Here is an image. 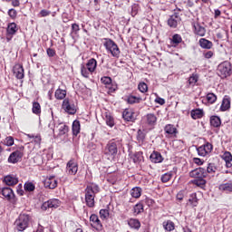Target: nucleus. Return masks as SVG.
Here are the masks:
<instances>
[{
    "label": "nucleus",
    "instance_id": "nucleus-1",
    "mask_svg": "<svg viewBox=\"0 0 232 232\" xmlns=\"http://www.w3.org/2000/svg\"><path fill=\"white\" fill-rule=\"evenodd\" d=\"M34 220L28 214H20L14 221V229L18 232L26 231Z\"/></svg>",
    "mask_w": 232,
    "mask_h": 232
},
{
    "label": "nucleus",
    "instance_id": "nucleus-2",
    "mask_svg": "<svg viewBox=\"0 0 232 232\" xmlns=\"http://www.w3.org/2000/svg\"><path fill=\"white\" fill-rule=\"evenodd\" d=\"M101 191L99 185L91 184L85 188V202L88 208L95 207V195Z\"/></svg>",
    "mask_w": 232,
    "mask_h": 232
},
{
    "label": "nucleus",
    "instance_id": "nucleus-3",
    "mask_svg": "<svg viewBox=\"0 0 232 232\" xmlns=\"http://www.w3.org/2000/svg\"><path fill=\"white\" fill-rule=\"evenodd\" d=\"M97 70V60L91 58L86 64L81 65V73L85 79H90V75Z\"/></svg>",
    "mask_w": 232,
    "mask_h": 232
},
{
    "label": "nucleus",
    "instance_id": "nucleus-4",
    "mask_svg": "<svg viewBox=\"0 0 232 232\" xmlns=\"http://www.w3.org/2000/svg\"><path fill=\"white\" fill-rule=\"evenodd\" d=\"M103 46L107 50L108 53H111L112 57H115L116 59L121 57V49H119V45H117L113 40L105 38Z\"/></svg>",
    "mask_w": 232,
    "mask_h": 232
},
{
    "label": "nucleus",
    "instance_id": "nucleus-5",
    "mask_svg": "<svg viewBox=\"0 0 232 232\" xmlns=\"http://www.w3.org/2000/svg\"><path fill=\"white\" fill-rule=\"evenodd\" d=\"M217 73L221 79H226L229 77L232 73L231 63L226 61L221 63L217 69Z\"/></svg>",
    "mask_w": 232,
    "mask_h": 232
},
{
    "label": "nucleus",
    "instance_id": "nucleus-6",
    "mask_svg": "<svg viewBox=\"0 0 232 232\" xmlns=\"http://www.w3.org/2000/svg\"><path fill=\"white\" fill-rule=\"evenodd\" d=\"M62 108L66 113H69V115H75V113H77V106L75 105V102L68 98L63 100Z\"/></svg>",
    "mask_w": 232,
    "mask_h": 232
},
{
    "label": "nucleus",
    "instance_id": "nucleus-7",
    "mask_svg": "<svg viewBox=\"0 0 232 232\" xmlns=\"http://www.w3.org/2000/svg\"><path fill=\"white\" fill-rule=\"evenodd\" d=\"M1 195H3L4 198L11 204H17V198H15V194L14 190L9 187H5L1 188Z\"/></svg>",
    "mask_w": 232,
    "mask_h": 232
},
{
    "label": "nucleus",
    "instance_id": "nucleus-8",
    "mask_svg": "<svg viewBox=\"0 0 232 232\" xmlns=\"http://www.w3.org/2000/svg\"><path fill=\"white\" fill-rule=\"evenodd\" d=\"M60 206L61 200L53 198L44 202L42 205V209H44V211H46V209H57V208H60Z\"/></svg>",
    "mask_w": 232,
    "mask_h": 232
},
{
    "label": "nucleus",
    "instance_id": "nucleus-9",
    "mask_svg": "<svg viewBox=\"0 0 232 232\" xmlns=\"http://www.w3.org/2000/svg\"><path fill=\"white\" fill-rule=\"evenodd\" d=\"M193 33L195 35L198 37H205L206 36V27H204L198 21L192 23Z\"/></svg>",
    "mask_w": 232,
    "mask_h": 232
},
{
    "label": "nucleus",
    "instance_id": "nucleus-10",
    "mask_svg": "<svg viewBox=\"0 0 232 232\" xmlns=\"http://www.w3.org/2000/svg\"><path fill=\"white\" fill-rule=\"evenodd\" d=\"M197 151L199 157H206V155H209V153L213 151V144L207 142L206 144L198 147Z\"/></svg>",
    "mask_w": 232,
    "mask_h": 232
},
{
    "label": "nucleus",
    "instance_id": "nucleus-11",
    "mask_svg": "<svg viewBox=\"0 0 232 232\" xmlns=\"http://www.w3.org/2000/svg\"><path fill=\"white\" fill-rule=\"evenodd\" d=\"M66 171L68 175H77V171H79V164L77 161H75V160H71L68 161Z\"/></svg>",
    "mask_w": 232,
    "mask_h": 232
},
{
    "label": "nucleus",
    "instance_id": "nucleus-12",
    "mask_svg": "<svg viewBox=\"0 0 232 232\" xmlns=\"http://www.w3.org/2000/svg\"><path fill=\"white\" fill-rule=\"evenodd\" d=\"M189 177H191V179H206L208 172L204 168H198L189 172Z\"/></svg>",
    "mask_w": 232,
    "mask_h": 232
},
{
    "label": "nucleus",
    "instance_id": "nucleus-13",
    "mask_svg": "<svg viewBox=\"0 0 232 232\" xmlns=\"http://www.w3.org/2000/svg\"><path fill=\"white\" fill-rule=\"evenodd\" d=\"M90 223L92 227L96 229V231H102V223L101 219H99V216L92 214L90 217Z\"/></svg>",
    "mask_w": 232,
    "mask_h": 232
},
{
    "label": "nucleus",
    "instance_id": "nucleus-14",
    "mask_svg": "<svg viewBox=\"0 0 232 232\" xmlns=\"http://www.w3.org/2000/svg\"><path fill=\"white\" fill-rule=\"evenodd\" d=\"M180 21H182L180 15L175 13L169 18L168 24L170 28H177V26H179V24H180Z\"/></svg>",
    "mask_w": 232,
    "mask_h": 232
},
{
    "label": "nucleus",
    "instance_id": "nucleus-15",
    "mask_svg": "<svg viewBox=\"0 0 232 232\" xmlns=\"http://www.w3.org/2000/svg\"><path fill=\"white\" fill-rule=\"evenodd\" d=\"M23 152L21 150H15L13 153L10 154L8 158V162L10 164H17L19 160L23 159Z\"/></svg>",
    "mask_w": 232,
    "mask_h": 232
},
{
    "label": "nucleus",
    "instance_id": "nucleus-16",
    "mask_svg": "<svg viewBox=\"0 0 232 232\" xmlns=\"http://www.w3.org/2000/svg\"><path fill=\"white\" fill-rule=\"evenodd\" d=\"M102 84H104L109 90L111 92H115L117 90V85H113V82L111 80V77L110 76H103L101 79Z\"/></svg>",
    "mask_w": 232,
    "mask_h": 232
},
{
    "label": "nucleus",
    "instance_id": "nucleus-17",
    "mask_svg": "<svg viewBox=\"0 0 232 232\" xmlns=\"http://www.w3.org/2000/svg\"><path fill=\"white\" fill-rule=\"evenodd\" d=\"M44 188L49 189H55L57 188V179L54 176L47 177L44 181Z\"/></svg>",
    "mask_w": 232,
    "mask_h": 232
},
{
    "label": "nucleus",
    "instance_id": "nucleus-18",
    "mask_svg": "<svg viewBox=\"0 0 232 232\" xmlns=\"http://www.w3.org/2000/svg\"><path fill=\"white\" fill-rule=\"evenodd\" d=\"M14 75H15L16 79H24V69L19 63L15 64L13 68Z\"/></svg>",
    "mask_w": 232,
    "mask_h": 232
},
{
    "label": "nucleus",
    "instance_id": "nucleus-19",
    "mask_svg": "<svg viewBox=\"0 0 232 232\" xmlns=\"http://www.w3.org/2000/svg\"><path fill=\"white\" fill-rule=\"evenodd\" d=\"M106 155H116L117 153V143L110 141L105 148Z\"/></svg>",
    "mask_w": 232,
    "mask_h": 232
},
{
    "label": "nucleus",
    "instance_id": "nucleus-20",
    "mask_svg": "<svg viewBox=\"0 0 232 232\" xmlns=\"http://www.w3.org/2000/svg\"><path fill=\"white\" fill-rule=\"evenodd\" d=\"M150 160L151 162H153L154 164H160V162H162V160H164V158L162 157V154H160V152L154 150V151L150 154Z\"/></svg>",
    "mask_w": 232,
    "mask_h": 232
},
{
    "label": "nucleus",
    "instance_id": "nucleus-21",
    "mask_svg": "<svg viewBox=\"0 0 232 232\" xmlns=\"http://www.w3.org/2000/svg\"><path fill=\"white\" fill-rule=\"evenodd\" d=\"M198 43L199 46L203 48V50H211V48H213V42L206 38H200Z\"/></svg>",
    "mask_w": 232,
    "mask_h": 232
},
{
    "label": "nucleus",
    "instance_id": "nucleus-22",
    "mask_svg": "<svg viewBox=\"0 0 232 232\" xmlns=\"http://www.w3.org/2000/svg\"><path fill=\"white\" fill-rule=\"evenodd\" d=\"M218 189L223 193H232V180L220 184Z\"/></svg>",
    "mask_w": 232,
    "mask_h": 232
},
{
    "label": "nucleus",
    "instance_id": "nucleus-23",
    "mask_svg": "<svg viewBox=\"0 0 232 232\" xmlns=\"http://www.w3.org/2000/svg\"><path fill=\"white\" fill-rule=\"evenodd\" d=\"M229 108H231V99L229 98V96H225L223 98L220 110L221 111H227Z\"/></svg>",
    "mask_w": 232,
    "mask_h": 232
},
{
    "label": "nucleus",
    "instance_id": "nucleus-24",
    "mask_svg": "<svg viewBox=\"0 0 232 232\" xmlns=\"http://www.w3.org/2000/svg\"><path fill=\"white\" fill-rule=\"evenodd\" d=\"M4 182H5L6 186H15V184H18L19 179L12 175H8L4 178Z\"/></svg>",
    "mask_w": 232,
    "mask_h": 232
},
{
    "label": "nucleus",
    "instance_id": "nucleus-25",
    "mask_svg": "<svg viewBox=\"0 0 232 232\" xmlns=\"http://www.w3.org/2000/svg\"><path fill=\"white\" fill-rule=\"evenodd\" d=\"M103 121H105L107 126H110V128H113V126H115V120L110 112H105L103 114Z\"/></svg>",
    "mask_w": 232,
    "mask_h": 232
},
{
    "label": "nucleus",
    "instance_id": "nucleus-26",
    "mask_svg": "<svg viewBox=\"0 0 232 232\" xmlns=\"http://www.w3.org/2000/svg\"><path fill=\"white\" fill-rule=\"evenodd\" d=\"M59 133L58 135L63 136V135H66V133H68L70 131V127H68V125H66V123H59L56 126Z\"/></svg>",
    "mask_w": 232,
    "mask_h": 232
},
{
    "label": "nucleus",
    "instance_id": "nucleus-27",
    "mask_svg": "<svg viewBox=\"0 0 232 232\" xmlns=\"http://www.w3.org/2000/svg\"><path fill=\"white\" fill-rule=\"evenodd\" d=\"M191 118L194 119V121H197V119H202L204 117V110L202 109H196L192 110L190 111Z\"/></svg>",
    "mask_w": 232,
    "mask_h": 232
},
{
    "label": "nucleus",
    "instance_id": "nucleus-28",
    "mask_svg": "<svg viewBox=\"0 0 232 232\" xmlns=\"http://www.w3.org/2000/svg\"><path fill=\"white\" fill-rule=\"evenodd\" d=\"M130 160H132L134 164H140V162L144 160V156H142V152L139 151L130 155Z\"/></svg>",
    "mask_w": 232,
    "mask_h": 232
},
{
    "label": "nucleus",
    "instance_id": "nucleus-29",
    "mask_svg": "<svg viewBox=\"0 0 232 232\" xmlns=\"http://www.w3.org/2000/svg\"><path fill=\"white\" fill-rule=\"evenodd\" d=\"M145 119L148 126H155V124H157V116H155L153 113L147 114Z\"/></svg>",
    "mask_w": 232,
    "mask_h": 232
},
{
    "label": "nucleus",
    "instance_id": "nucleus-30",
    "mask_svg": "<svg viewBox=\"0 0 232 232\" xmlns=\"http://www.w3.org/2000/svg\"><path fill=\"white\" fill-rule=\"evenodd\" d=\"M210 126H212L213 128H220V126H222V120H220V117L211 116Z\"/></svg>",
    "mask_w": 232,
    "mask_h": 232
},
{
    "label": "nucleus",
    "instance_id": "nucleus-31",
    "mask_svg": "<svg viewBox=\"0 0 232 232\" xmlns=\"http://www.w3.org/2000/svg\"><path fill=\"white\" fill-rule=\"evenodd\" d=\"M128 226H130L131 229L139 230L140 229V221L137 218H130L128 220Z\"/></svg>",
    "mask_w": 232,
    "mask_h": 232
},
{
    "label": "nucleus",
    "instance_id": "nucleus-32",
    "mask_svg": "<svg viewBox=\"0 0 232 232\" xmlns=\"http://www.w3.org/2000/svg\"><path fill=\"white\" fill-rule=\"evenodd\" d=\"M6 32H7V35H11V37L13 35H15V34H17V24L16 23H10L7 25Z\"/></svg>",
    "mask_w": 232,
    "mask_h": 232
},
{
    "label": "nucleus",
    "instance_id": "nucleus-33",
    "mask_svg": "<svg viewBox=\"0 0 232 232\" xmlns=\"http://www.w3.org/2000/svg\"><path fill=\"white\" fill-rule=\"evenodd\" d=\"M223 160H225L226 162V166L227 168H231L232 167V155L231 152L229 151H226L224 152L223 156H222Z\"/></svg>",
    "mask_w": 232,
    "mask_h": 232
},
{
    "label": "nucleus",
    "instance_id": "nucleus-34",
    "mask_svg": "<svg viewBox=\"0 0 232 232\" xmlns=\"http://www.w3.org/2000/svg\"><path fill=\"white\" fill-rule=\"evenodd\" d=\"M198 82V74L197 73H192L191 76L188 80L187 86L188 88L191 86H195Z\"/></svg>",
    "mask_w": 232,
    "mask_h": 232
},
{
    "label": "nucleus",
    "instance_id": "nucleus-35",
    "mask_svg": "<svg viewBox=\"0 0 232 232\" xmlns=\"http://www.w3.org/2000/svg\"><path fill=\"white\" fill-rule=\"evenodd\" d=\"M164 130L167 135H177V128H175V125L168 124L165 126Z\"/></svg>",
    "mask_w": 232,
    "mask_h": 232
},
{
    "label": "nucleus",
    "instance_id": "nucleus-36",
    "mask_svg": "<svg viewBox=\"0 0 232 232\" xmlns=\"http://www.w3.org/2000/svg\"><path fill=\"white\" fill-rule=\"evenodd\" d=\"M79 133H81V121H74L72 122V135H74V137H77Z\"/></svg>",
    "mask_w": 232,
    "mask_h": 232
},
{
    "label": "nucleus",
    "instance_id": "nucleus-37",
    "mask_svg": "<svg viewBox=\"0 0 232 232\" xmlns=\"http://www.w3.org/2000/svg\"><path fill=\"white\" fill-rule=\"evenodd\" d=\"M54 97L58 101H63V99L66 98V90L57 89L54 92Z\"/></svg>",
    "mask_w": 232,
    "mask_h": 232
},
{
    "label": "nucleus",
    "instance_id": "nucleus-38",
    "mask_svg": "<svg viewBox=\"0 0 232 232\" xmlns=\"http://www.w3.org/2000/svg\"><path fill=\"white\" fill-rule=\"evenodd\" d=\"M162 226L165 231H174L175 229V223L171 220L164 221Z\"/></svg>",
    "mask_w": 232,
    "mask_h": 232
},
{
    "label": "nucleus",
    "instance_id": "nucleus-39",
    "mask_svg": "<svg viewBox=\"0 0 232 232\" xmlns=\"http://www.w3.org/2000/svg\"><path fill=\"white\" fill-rule=\"evenodd\" d=\"M188 204L192 208H197L198 206V198H197V193H192L188 198Z\"/></svg>",
    "mask_w": 232,
    "mask_h": 232
},
{
    "label": "nucleus",
    "instance_id": "nucleus-40",
    "mask_svg": "<svg viewBox=\"0 0 232 232\" xmlns=\"http://www.w3.org/2000/svg\"><path fill=\"white\" fill-rule=\"evenodd\" d=\"M133 115H134L133 111L128 109H126L122 113V117L124 121H127L128 122L133 120Z\"/></svg>",
    "mask_w": 232,
    "mask_h": 232
},
{
    "label": "nucleus",
    "instance_id": "nucleus-41",
    "mask_svg": "<svg viewBox=\"0 0 232 232\" xmlns=\"http://www.w3.org/2000/svg\"><path fill=\"white\" fill-rule=\"evenodd\" d=\"M180 43H182V36H180V34H174L171 39L172 46H174V47L179 46V44H180Z\"/></svg>",
    "mask_w": 232,
    "mask_h": 232
},
{
    "label": "nucleus",
    "instance_id": "nucleus-42",
    "mask_svg": "<svg viewBox=\"0 0 232 232\" xmlns=\"http://www.w3.org/2000/svg\"><path fill=\"white\" fill-rule=\"evenodd\" d=\"M142 194V188L139 187H135L130 190V195L133 198H140V195Z\"/></svg>",
    "mask_w": 232,
    "mask_h": 232
},
{
    "label": "nucleus",
    "instance_id": "nucleus-43",
    "mask_svg": "<svg viewBox=\"0 0 232 232\" xmlns=\"http://www.w3.org/2000/svg\"><path fill=\"white\" fill-rule=\"evenodd\" d=\"M140 101H142V98L133 96V95L128 96V99H127L128 104H139V102H140Z\"/></svg>",
    "mask_w": 232,
    "mask_h": 232
},
{
    "label": "nucleus",
    "instance_id": "nucleus-44",
    "mask_svg": "<svg viewBox=\"0 0 232 232\" xmlns=\"http://www.w3.org/2000/svg\"><path fill=\"white\" fill-rule=\"evenodd\" d=\"M144 212V205L142 203H138L133 208L134 215H140V213Z\"/></svg>",
    "mask_w": 232,
    "mask_h": 232
},
{
    "label": "nucleus",
    "instance_id": "nucleus-45",
    "mask_svg": "<svg viewBox=\"0 0 232 232\" xmlns=\"http://www.w3.org/2000/svg\"><path fill=\"white\" fill-rule=\"evenodd\" d=\"M217 165H215V163H208L206 172H207V177H208V173H209L210 175H213V173H217Z\"/></svg>",
    "mask_w": 232,
    "mask_h": 232
},
{
    "label": "nucleus",
    "instance_id": "nucleus-46",
    "mask_svg": "<svg viewBox=\"0 0 232 232\" xmlns=\"http://www.w3.org/2000/svg\"><path fill=\"white\" fill-rule=\"evenodd\" d=\"M32 111L34 113V115H41V104H39L37 102H34Z\"/></svg>",
    "mask_w": 232,
    "mask_h": 232
},
{
    "label": "nucleus",
    "instance_id": "nucleus-47",
    "mask_svg": "<svg viewBox=\"0 0 232 232\" xmlns=\"http://www.w3.org/2000/svg\"><path fill=\"white\" fill-rule=\"evenodd\" d=\"M192 183L198 188H204V186H206V179H204V178H198L194 179Z\"/></svg>",
    "mask_w": 232,
    "mask_h": 232
},
{
    "label": "nucleus",
    "instance_id": "nucleus-48",
    "mask_svg": "<svg viewBox=\"0 0 232 232\" xmlns=\"http://www.w3.org/2000/svg\"><path fill=\"white\" fill-rule=\"evenodd\" d=\"M207 101L209 104H215L217 102V95L213 92H208L207 94Z\"/></svg>",
    "mask_w": 232,
    "mask_h": 232
},
{
    "label": "nucleus",
    "instance_id": "nucleus-49",
    "mask_svg": "<svg viewBox=\"0 0 232 232\" xmlns=\"http://www.w3.org/2000/svg\"><path fill=\"white\" fill-rule=\"evenodd\" d=\"M173 177V173L171 172H167L161 176V182L166 183L169 182L171 180V178Z\"/></svg>",
    "mask_w": 232,
    "mask_h": 232
},
{
    "label": "nucleus",
    "instance_id": "nucleus-50",
    "mask_svg": "<svg viewBox=\"0 0 232 232\" xmlns=\"http://www.w3.org/2000/svg\"><path fill=\"white\" fill-rule=\"evenodd\" d=\"M100 218L102 220H106L110 218V210L108 209H101L100 210Z\"/></svg>",
    "mask_w": 232,
    "mask_h": 232
},
{
    "label": "nucleus",
    "instance_id": "nucleus-51",
    "mask_svg": "<svg viewBox=\"0 0 232 232\" xmlns=\"http://www.w3.org/2000/svg\"><path fill=\"white\" fill-rule=\"evenodd\" d=\"M138 90L141 93H146L148 92V84H146V82H140L139 85H138Z\"/></svg>",
    "mask_w": 232,
    "mask_h": 232
},
{
    "label": "nucleus",
    "instance_id": "nucleus-52",
    "mask_svg": "<svg viewBox=\"0 0 232 232\" xmlns=\"http://www.w3.org/2000/svg\"><path fill=\"white\" fill-rule=\"evenodd\" d=\"M24 188L25 191H35V185H34L32 182L24 183Z\"/></svg>",
    "mask_w": 232,
    "mask_h": 232
},
{
    "label": "nucleus",
    "instance_id": "nucleus-53",
    "mask_svg": "<svg viewBox=\"0 0 232 232\" xmlns=\"http://www.w3.org/2000/svg\"><path fill=\"white\" fill-rule=\"evenodd\" d=\"M27 137L29 139H34L32 142H34V144H41V135L34 136V135L28 134Z\"/></svg>",
    "mask_w": 232,
    "mask_h": 232
},
{
    "label": "nucleus",
    "instance_id": "nucleus-54",
    "mask_svg": "<svg viewBox=\"0 0 232 232\" xmlns=\"http://www.w3.org/2000/svg\"><path fill=\"white\" fill-rule=\"evenodd\" d=\"M79 30H81V28L79 27V24H72V32L71 34L77 35V34H79Z\"/></svg>",
    "mask_w": 232,
    "mask_h": 232
},
{
    "label": "nucleus",
    "instance_id": "nucleus-55",
    "mask_svg": "<svg viewBox=\"0 0 232 232\" xmlns=\"http://www.w3.org/2000/svg\"><path fill=\"white\" fill-rule=\"evenodd\" d=\"M50 14H52V11H48L46 9H43L38 14V17H48V15H50Z\"/></svg>",
    "mask_w": 232,
    "mask_h": 232
},
{
    "label": "nucleus",
    "instance_id": "nucleus-56",
    "mask_svg": "<svg viewBox=\"0 0 232 232\" xmlns=\"http://www.w3.org/2000/svg\"><path fill=\"white\" fill-rule=\"evenodd\" d=\"M4 143L5 146H14V137L9 136L5 138Z\"/></svg>",
    "mask_w": 232,
    "mask_h": 232
},
{
    "label": "nucleus",
    "instance_id": "nucleus-57",
    "mask_svg": "<svg viewBox=\"0 0 232 232\" xmlns=\"http://www.w3.org/2000/svg\"><path fill=\"white\" fill-rule=\"evenodd\" d=\"M137 139L139 141L142 142L144 140V139H146V134H144L142 130H139Z\"/></svg>",
    "mask_w": 232,
    "mask_h": 232
},
{
    "label": "nucleus",
    "instance_id": "nucleus-58",
    "mask_svg": "<svg viewBox=\"0 0 232 232\" xmlns=\"http://www.w3.org/2000/svg\"><path fill=\"white\" fill-rule=\"evenodd\" d=\"M8 15L11 19H15V17H17V11L15 9H9Z\"/></svg>",
    "mask_w": 232,
    "mask_h": 232
},
{
    "label": "nucleus",
    "instance_id": "nucleus-59",
    "mask_svg": "<svg viewBox=\"0 0 232 232\" xmlns=\"http://www.w3.org/2000/svg\"><path fill=\"white\" fill-rule=\"evenodd\" d=\"M16 193L17 195H20V197H23L24 195V190L23 189V185L19 184L16 188Z\"/></svg>",
    "mask_w": 232,
    "mask_h": 232
},
{
    "label": "nucleus",
    "instance_id": "nucleus-60",
    "mask_svg": "<svg viewBox=\"0 0 232 232\" xmlns=\"http://www.w3.org/2000/svg\"><path fill=\"white\" fill-rule=\"evenodd\" d=\"M155 102H157V104H160V106H164V104H166V100L160 97H157L155 99Z\"/></svg>",
    "mask_w": 232,
    "mask_h": 232
},
{
    "label": "nucleus",
    "instance_id": "nucleus-61",
    "mask_svg": "<svg viewBox=\"0 0 232 232\" xmlns=\"http://www.w3.org/2000/svg\"><path fill=\"white\" fill-rule=\"evenodd\" d=\"M48 57H55V51L53 48L46 50Z\"/></svg>",
    "mask_w": 232,
    "mask_h": 232
},
{
    "label": "nucleus",
    "instance_id": "nucleus-62",
    "mask_svg": "<svg viewBox=\"0 0 232 232\" xmlns=\"http://www.w3.org/2000/svg\"><path fill=\"white\" fill-rule=\"evenodd\" d=\"M205 59H211L213 57V52L212 51H208L207 53H204Z\"/></svg>",
    "mask_w": 232,
    "mask_h": 232
},
{
    "label": "nucleus",
    "instance_id": "nucleus-63",
    "mask_svg": "<svg viewBox=\"0 0 232 232\" xmlns=\"http://www.w3.org/2000/svg\"><path fill=\"white\" fill-rule=\"evenodd\" d=\"M194 163L198 164V166H202L204 164V161H202V160H200L199 158H194Z\"/></svg>",
    "mask_w": 232,
    "mask_h": 232
},
{
    "label": "nucleus",
    "instance_id": "nucleus-64",
    "mask_svg": "<svg viewBox=\"0 0 232 232\" xmlns=\"http://www.w3.org/2000/svg\"><path fill=\"white\" fill-rule=\"evenodd\" d=\"M12 1V5L13 6H20L21 2H19V0H11Z\"/></svg>",
    "mask_w": 232,
    "mask_h": 232
}]
</instances>
